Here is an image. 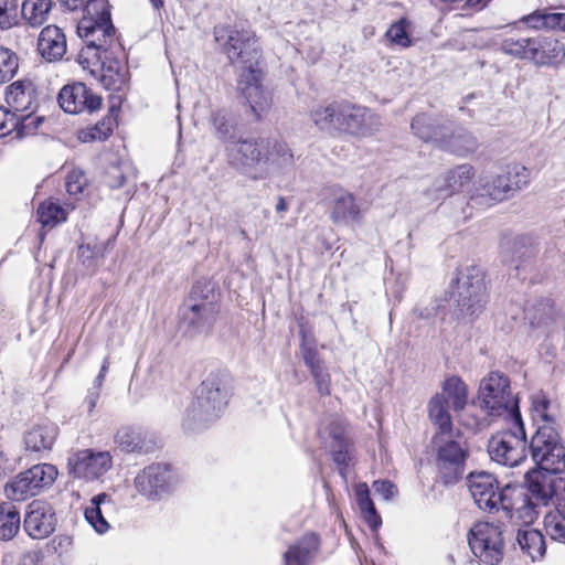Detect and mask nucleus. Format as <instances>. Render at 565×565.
<instances>
[{
    "label": "nucleus",
    "mask_w": 565,
    "mask_h": 565,
    "mask_svg": "<svg viewBox=\"0 0 565 565\" xmlns=\"http://www.w3.org/2000/svg\"><path fill=\"white\" fill-rule=\"evenodd\" d=\"M85 14L77 24V33L86 43L85 54L99 56L115 53L119 47L116 30L111 23L110 12L105 0H93L84 9Z\"/></svg>",
    "instance_id": "f257e3e1"
},
{
    "label": "nucleus",
    "mask_w": 565,
    "mask_h": 565,
    "mask_svg": "<svg viewBox=\"0 0 565 565\" xmlns=\"http://www.w3.org/2000/svg\"><path fill=\"white\" fill-rule=\"evenodd\" d=\"M436 452L435 466L438 477L445 484L458 482L465 473L469 447L459 430L435 434L431 439Z\"/></svg>",
    "instance_id": "f03ea898"
},
{
    "label": "nucleus",
    "mask_w": 565,
    "mask_h": 565,
    "mask_svg": "<svg viewBox=\"0 0 565 565\" xmlns=\"http://www.w3.org/2000/svg\"><path fill=\"white\" fill-rule=\"evenodd\" d=\"M214 36L227 55L228 60L237 70L243 71L247 66H258L259 53L256 47L255 33L249 29L221 25L215 26Z\"/></svg>",
    "instance_id": "7ed1b4c3"
},
{
    "label": "nucleus",
    "mask_w": 565,
    "mask_h": 565,
    "mask_svg": "<svg viewBox=\"0 0 565 565\" xmlns=\"http://www.w3.org/2000/svg\"><path fill=\"white\" fill-rule=\"evenodd\" d=\"M478 398L481 408L491 416L513 418L514 414H520L510 380L502 372L492 371L481 380Z\"/></svg>",
    "instance_id": "20e7f679"
},
{
    "label": "nucleus",
    "mask_w": 565,
    "mask_h": 565,
    "mask_svg": "<svg viewBox=\"0 0 565 565\" xmlns=\"http://www.w3.org/2000/svg\"><path fill=\"white\" fill-rule=\"evenodd\" d=\"M226 403V393L221 388L217 376L206 377L198 387L195 398L186 408V425L192 428L195 425L207 424L218 417Z\"/></svg>",
    "instance_id": "39448f33"
},
{
    "label": "nucleus",
    "mask_w": 565,
    "mask_h": 565,
    "mask_svg": "<svg viewBox=\"0 0 565 565\" xmlns=\"http://www.w3.org/2000/svg\"><path fill=\"white\" fill-rule=\"evenodd\" d=\"M455 292L458 308L463 316L479 315L488 301L483 270L477 265L460 268Z\"/></svg>",
    "instance_id": "423d86ee"
},
{
    "label": "nucleus",
    "mask_w": 565,
    "mask_h": 565,
    "mask_svg": "<svg viewBox=\"0 0 565 565\" xmlns=\"http://www.w3.org/2000/svg\"><path fill=\"white\" fill-rule=\"evenodd\" d=\"M513 429H508L492 436L488 443V454L491 460L509 467H515L525 459V431L521 414L509 418Z\"/></svg>",
    "instance_id": "0eeeda50"
},
{
    "label": "nucleus",
    "mask_w": 565,
    "mask_h": 565,
    "mask_svg": "<svg viewBox=\"0 0 565 565\" xmlns=\"http://www.w3.org/2000/svg\"><path fill=\"white\" fill-rule=\"evenodd\" d=\"M530 449L537 469L555 475L565 471V446L554 427L540 425Z\"/></svg>",
    "instance_id": "6e6552de"
},
{
    "label": "nucleus",
    "mask_w": 565,
    "mask_h": 565,
    "mask_svg": "<svg viewBox=\"0 0 565 565\" xmlns=\"http://www.w3.org/2000/svg\"><path fill=\"white\" fill-rule=\"evenodd\" d=\"M57 475L53 465H35L10 479L4 487V494L9 500L24 501L52 486Z\"/></svg>",
    "instance_id": "1a4fd4ad"
},
{
    "label": "nucleus",
    "mask_w": 565,
    "mask_h": 565,
    "mask_svg": "<svg viewBox=\"0 0 565 565\" xmlns=\"http://www.w3.org/2000/svg\"><path fill=\"white\" fill-rule=\"evenodd\" d=\"M468 542L472 553L486 564L495 565L503 557L504 539L501 524L476 523L470 530Z\"/></svg>",
    "instance_id": "9d476101"
},
{
    "label": "nucleus",
    "mask_w": 565,
    "mask_h": 565,
    "mask_svg": "<svg viewBox=\"0 0 565 565\" xmlns=\"http://www.w3.org/2000/svg\"><path fill=\"white\" fill-rule=\"evenodd\" d=\"M468 482L476 504L483 511H498L512 493L510 484L500 489L497 479L488 472L471 473Z\"/></svg>",
    "instance_id": "9b49d317"
},
{
    "label": "nucleus",
    "mask_w": 565,
    "mask_h": 565,
    "mask_svg": "<svg viewBox=\"0 0 565 565\" xmlns=\"http://www.w3.org/2000/svg\"><path fill=\"white\" fill-rule=\"evenodd\" d=\"M263 73L257 66L250 65L239 71L237 75V89L249 104L250 111L256 119H260L273 105L271 94L263 86Z\"/></svg>",
    "instance_id": "f8f14e48"
},
{
    "label": "nucleus",
    "mask_w": 565,
    "mask_h": 565,
    "mask_svg": "<svg viewBox=\"0 0 565 565\" xmlns=\"http://www.w3.org/2000/svg\"><path fill=\"white\" fill-rule=\"evenodd\" d=\"M111 466L113 457L109 451L82 449L72 452L67 458L70 476L87 481L99 479Z\"/></svg>",
    "instance_id": "ddd939ff"
},
{
    "label": "nucleus",
    "mask_w": 565,
    "mask_h": 565,
    "mask_svg": "<svg viewBox=\"0 0 565 565\" xmlns=\"http://www.w3.org/2000/svg\"><path fill=\"white\" fill-rule=\"evenodd\" d=\"M271 139L269 138H248L233 143L230 148L231 162L248 173L256 167H263L269 162V150Z\"/></svg>",
    "instance_id": "4468645a"
},
{
    "label": "nucleus",
    "mask_w": 565,
    "mask_h": 565,
    "mask_svg": "<svg viewBox=\"0 0 565 565\" xmlns=\"http://www.w3.org/2000/svg\"><path fill=\"white\" fill-rule=\"evenodd\" d=\"M526 494L542 507H547L550 502L561 495L565 480L557 475L533 469L525 475Z\"/></svg>",
    "instance_id": "2eb2a0df"
},
{
    "label": "nucleus",
    "mask_w": 565,
    "mask_h": 565,
    "mask_svg": "<svg viewBox=\"0 0 565 565\" xmlns=\"http://www.w3.org/2000/svg\"><path fill=\"white\" fill-rule=\"evenodd\" d=\"M56 515L52 505L34 500L26 507L23 526L29 536L35 540L47 537L55 531Z\"/></svg>",
    "instance_id": "dca6fc26"
},
{
    "label": "nucleus",
    "mask_w": 565,
    "mask_h": 565,
    "mask_svg": "<svg viewBox=\"0 0 565 565\" xmlns=\"http://www.w3.org/2000/svg\"><path fill=\"white\" fill-rule=\"evenodd\" d=\"M102 103V97L83 83L65 85L58 94V104L68 114L93 113L100 108Z\"/></svg>",
    "instance_id": "f3484780"
},
{
    "label": "nucleus",
    "mask_w": 565,
    "mask_h": 565,
    "mask_svg": "<svg viewBox=\"0 0 565 565\" xmlns=\"http://www.w3.org/2000/svg\"><path fill=\"white\" fill-rule=\"evenodd\" d=\"M171 472L168 466L153 463L135 478L136 489L148 499L156 500L170 491Z\"/></svg>",
    "instance_id": "a211bd4d"
},
{
    "label": "nucleus",
    "mask_w": 565,
    "mask_h": 565,
    "mask_svg": "<svg viewBox=\"0 0 565 565\" xmlns=\"http://www.w3.org/2000/svg\"><path fill=\"white\" fill-rule=\"evenodd\" d=\"M381 126L380 117L372 110L356 105H344L341 132L369 136L379 131Z\"/></svg>",
    "instance_id": "6ab92c4d"
},
{
    "label": "nucleus",
    "mask_w": 565,
    "mask_h": 565,
    "mask_svg": "<svg viewBox=\"0 0 565 565\" xmlns=\"http://www.w3.org/2000/svg\"><path fill=\"white\" fill-rule=\"evenodd\" d=\"M328 430L332 439L330 445L332 458L339 466L340 473L344 477L353 451L349 425L345 419L337 417L329 424Z\"/></svg>",
    "instance_id": "aec40b11"
},
{
    "label": "nucleus",
    "mask_w": 565,
    "mask_h": 565,
    "mask_svg": "<svg viewBox=\"0 0 565 565\" xmlns=\"http://www.w3.org/2000/svg\"><path fill=\"white\" fill-rule=\"evenodd\" d=\"M511 492L510 499L501 509L515 522L526 526L533 524L539 518L543 507L532 498H529V494L519 488L511 487Z\"/></svg>",
    "instance_id": "412c9836"
},
{
    "label": "nucleus",
    "mask_w": 565,
    "mask_h": 565,
    "mask_svg": "<svg viewBox=\"0 0 565 565\" xmlns=\"http://www.w3.org/2000/svg\"><path fill=\"white\" fill-rule=\"evenodd\" d=\"M450 121L433 117L427 114H419L412 120L411 128L414 135L425 142H434L438 148L450 131Z\"/></svg>",
    "instance_id": "4be33fe9"
},
{
    "label": "nucleus",
    "mask_w": 565,
    "mask_h": 565,
    "mask_svg": "<svg viewBox=\"0 0 565 565\" xmlns=\"http://www.w3.org/2000/svg\"><path fill=\"white\" fill-rule=\"evenodd\" d=\"M38 51L49 62L63 58L66 53V38L62 29L56 25H47L40 32Z\"/></svg>",
    "instance_id": "5701e85b"
},
{
    "label": "nucleus",
    "mask_w": 565,
    "mask_h": 565,
    "mask_svg": "<svg viewBox=\"0 0 565 565\" xmlns=\"http://www.w3.org/2000/svg\"><path fill=\"white\" fill-rule=\"evenodd\" d=\"M58 436V427L51 422L33 425L24 434L25 449L32 452L50 451Z\"/></svg>",
    "instance_id": "b1692460"
},
{
    "label": "nucleus",
    "mask_w": 565,
    "mask_h": 565,
    "mask_svg": "<svg viewBox=\"0 0 565 565\" xmlns=\"http://www.w3.org/2000/svg\"><path fill=\"white\" fill-rule=\"evenodd\" d=\"M331 220L334 223H360L362 211L352 193L338 190L334 192L331 207Z\"/></svg>",
    "instance_id": "393cba45"
},
{
    "label": "nucleus",
    "mask_w": 565,
    "mask_h": 565,
    "mask_svg": "<svg viewBox=\"0 0 565 565\" xmlns=\"http://www.w3.org/2000/svg\"><path fill=\"white\" fill-rule=\"evenodd\" d=\"M565 58L564 44L555 38H535L531 61L537 65H557Z\"/></svg>",
    "instance_id": "a878e982"
},
{
    "label": "nucleus",
    "mask_w": 565,
    "mask_h": 565,
    "mask_svg": "<svg viewBox=\"0 0 565 565\" xmlns=\"http://www.w3.org/2000/svg\"><path fill=\"white\" fill-rule=\"evenodd\" d=\"M344 103H332L327 106H317L310 113L313 124L323 131H341Z\"/></svg>",
    "instance_id": "bb28decb"
},
{
    "label": "nucleus",
    "mask_w": 565,
    "mask_h": 565,
    "mask_svg": "<svg viewBox=\"0 0 565 565\" xmlns=\"http://www.w3.org/2000/svg\"><path fill=\"white\" fill-rule=\"evenodd\" d=\"M478 148V139L470 131L463 128L454 129L451 124L450 131L447 132L440 149L455 153L459 157H466L476 152Z\"/></svg>",
    "instance_id": "cd10ccee"
},
{
    "label": "nucleus",
    "mask_w": 565,
    "mask_h": 565,
    "mask_svg": "<svg viewBox=\"0 0 565 565\" xmlns=\"http://www.w3.org/2000/svg\"><path fill=\"white\" fill-rule=\"evenodd\" d=\"M218 294L215 284L207 279L198 280L192 287L190 297L186 302H196L205 315L216 317L218 313Z\"/></svg>",
    "instance_id": "c85d7f7f"
},
{
    "label": "nucleus",
    "mask_w": 565,
    "mask_h": 565,
    "mask_svg": "<svg viewBox=\"0 0 565 565\" xmlns=\"http://www.w3.org/2000/svg\"><path fill=\"white\" fill-rule=\"evenodd\" d=\"M319 547V539L316 534L305 535L297 544L291 545L284 554L285 565H308Z\"/></svg>",
    "instance_id": "c756f323"
},
{
    "label": "nucleus",
    "mask_w": 565,
    "mask_h": 565,
    "mask_svg": "<svg viewBox=\"0 0 565 565\" xmlns=\"http://www.w3.org/2000/svg\"><path fill=\"white\" fill-rule=\"evenodd\" d=\"M6 100L11 111L18 114L30 113L35 108V90L31 84L24 85L17 82L9 86Z\"/></svg>",
    "instance_id": "7c9ffc66"
},
{
    "label": "nucleus",
    "mask_w": 565,
    "mask_h": 565,
    "mask_svg": "<svg viewBox=\"0 0 565 565\" xmlns=\"http://www.w3.org/2000/svg\"><path fill=\"white\" fill-rule=\"evenodd\" d=\"M516 542L521 551L529 555L532 561L541 559L545 555V539L536 529H519L516 533Z\"/></svg>",
    "instance_id": "2f4dec72"
},
{
    "label": "nucleus",
    "mask_w": 565,
    "mask_h": 565,
    "mask_svg": "<svg viewBox=\"0 0 565 565\" xmlns=\"http://www.w3.org/2000/svg\"><path fill=\"white\" fill-rule=\"evenodd\" d=\"M475 175V169L468 163L459 164L449 170L443 178V184L437 185V191L445 196L459 192Z\"/></svg>",
    "instance_id": "473e14b6"
},
{
    "label": "nucleus",
    "mask_w": 565,
    "mask_h": 565,
    "mask_svg": "<svg viewBox=\"0 0 565 565\" xmlns=\"http://www.w3.org/2000/svg\"><path fill=\"white\" fill-rule=\"evenodd\" d=\"M448 406V401L444 394H435L428 403L429 419L437 427V431L435 434H448L456 431L452 427Z\"/></svg>",
    "instance_id": "72a5a7b5"
},
{
    "label": "nucleus",
    "mask_w": 565,
    "mask_h": 565,
    "mask_svg": "<svg viewBox=\"0 0 565 565\" xmlns=\"http://www.w3.org/2000/svg\"><path fill=\"white\" fill-rule=\"evenodd\" d=\"M201 308L196 302H185L181 309L182 323L193 332L206 331L216 318L205 315Z\"/></svg>",
    "instance_id": "f704fd0d"
},
{
    "label": "nucleus",
    "mask_w": 565,
    "mask_h": 565,
    "mask_svg": "<svg viewBox=\"0 0 565 565\" xmlns=\"http://www.w3.org/2000/svg\"><path fill=\"white\" fill-rule=\"evenodd\" d=\"M448 404L455 412H460L467 404L468 390L465 382L458 376H450L443 383V392Z\"/></svg>",
    "instance_id": "c9c22d12"
},
{
    "label": "nucleus",
    "mask_w": 565,
    "mask_h": 565,
    "mask_svg": "<svg viewBox=\"0 0 565 565\" xmlns=\"http://www.w3.org/2000/svg\"><path fill=\"white\" fill-rule=\"evenodd\" d=\"M52 9V0H23L21 14L31 26L42 25Z\"/></svg>",
    "instance_id": "e433bc0d"
},
{
    "label": "nucleus",
    "mask_w": 565,
    "mask_h": 565,
    "mask_svg": "<svg viewBox=\"0 0 565 565\" xmlns=\"http://www.w3.org/2000/svg\"><path fill=\"white\" fill-rule=\"evenodd\" d=\"M358 505L369 526L375 531L382 524V519L376 512L375 505L370 497V489L366 483H359L355 488Z\"/></svg>",
    "instance_id": "4c0bfd02"
},
{
    "label": "nucleus",
    "mask_w": 565,
    "mask_h": 565,
    "mask_svg": "<svg viewBox=\"0 0 565 565\" xmlns=\"http://www.w3.org/2000/svg\"><path fill=\"white\" fill-rule=\"evenodd\" d=\"M503 255L511 256L512 259H525L534 255L535 248L533 241L527 236L507 237L500 244Z\"/></svg>",
    "instance_id": "58836bf2"
},
{
    "label": "nucleus",
    "mask_w": 565,
    "mask_h": 565,
    "mask_svg": "<svg viewBox=\"0 0 565 565\" xmlns=\"http://www.w3.org/2000/svg\"><path fill=\"white\" fill-rule=\"evenodd\" d=\"M113 54L114 53H108L107 57H105V54H100V57L95 56L100 64V81L108 88H117L124 81V75L120 72V63L118 60L111 57Z\"/></svg>",
    "instance_id": "ea45409f"
},
{
    "label": "nucleus",
    "mask_w": 565,
    "mask_h": 565,
    "mask_svg": "<svg viewBox=\"0 0 565 565\" xmlns=\"http://www.w3.org/2000/svg\"><path fill=\"white\" fill-rule=\"evenodd\" d=\"M106 502H111L110 497L106 493H99L92 498L90 505L85 509L86 521L100 534L109 529V524L102 512V504Z\"/></svg>",
    "instance_id": "a19ab883"
},
{
    "label": "nucleus",
    "mask_w": 565,
    "mask_h": 565,
    "mask_svg": "<svg viewBox=\"0 0 565 565\" xmlns=\"http://www.w3.org/2000/svg\"><path fill=\"white\" fill-rule=\"evenodd\" d=\"M20 525V513L17 508L10 504L0 505V540H12L18 534Z\"/></svg>",
    "instance_id": "79ce46f5"
},
{
    "label": "nucleus",
    "mask_w": 565,
    "mask_h": 565,
    "mask_svg": "<svg viewBox=\"0 0 565 565\" xmlns=\"http://www.w3.org/2000/svg\"><path fill=\"white\" fill-rule=\"evenodd\" d=\"M532 412L535 419L542 420V425L552 426L556 423L557 412L550 399L542 393L532 396Z\"/></svg>",
    "instance_id": "37998d69"
},
{
    "label": "nucleus",
    "mask_w": 565,
    "mask_h": 565,
    "mask_svg": "<svg viewBox=\"0 0 565 565\" xmlns=\"http://www.w3.org/2000/svg\"><path fill=\"white\" fill-rule=\"evenodd\" d=\"M481 195L488 196L493 201H502L511 195V191L505 180L504 172L492 177L491 180L480 179Z\"/></svg>",
    "instance_id": "c03bdc74"
},
{
    "label": "nucleus",
    "mask_w": 565,
    "mask_h": 565,
    "mask_svg": "<svg viewBox=\"0 0 565 565\" xmlns=\"http://www.w3.org/2000/svg\"><path fill=\"white\" fill-rule=\"evenodd\" d=\"M115 443L122 451L135 452L142 448L143 437L138 429L125 426L117 430Z\"/></svg>",
    "instance_id": "a18cd8bd"
},
{
    "label": "nucleus",
    "mask_w": 565,
    "mask_h": 565,
    "mask_svg": "<svg viewBox=\"0 0 565 565\" xmlns=\"http://www.w3.org/2000/svg\"><path fill=\"white\" fill-rule=\"evenodd\" d=\"M39 221L44 226H55L64 222L67 217V212L61 205L53 201L43 202L38 209Z\"/></svg>",
    "instance_id": "49530a36"
},
{
    "label": "nucleus",
    "mask_w": 565,
    "mask_h": 565,
    "mask_svg": "<svg viewBox=\"0 0 565 565\" xmlns=\"http://www.w3.org/2000/svg\"><path fill=\"white\" fill-rule=\"evenodd\" d=\"M505 180L511 191V194L518 192L530 183V171L522 164H509L504 171Z\"/></svg>",
    "instance_id": "de8ad7c7"
},
{
    "label": "nucleus",
    "mask_w": 565,
    "mask_h": 565,
    "mask_svg": "<svg viewBox=\"0 0 565 565\" xmlns=\"http://www.w3.org/2000/svg\"><path fill=\"white\" fill-rule=\"evenodd\" d=\"M534 43V39L526 38H507L501 43V50L508 55L518 57V58H527L531 60L532 54V44Z\"/></svg>",
    "instance_id": "09e8293b"
},
{
    "label": "nucleus",
    "mask_w": 565,
    "mask_h": 565,
    "mask_svg": "<svg viewBox=\"0 0 565 565\" xmlns=\"http://www.w3.org/2000/svg\"><path fill=\"white\" fill-rule=\"evenodd\" d=\"M544 527L547 535L556 542L565 544V518L557 511L544 516Z\"/></svg>",
    "instance_id": "8fccbe9b"
},
{
    "label": "nucleus",
    "mask_w": 565,
    "mask_h": 565,
    "mask_svg": "<svg viewBox=\"0 0 565 565\" xmlns=\"http://www.w3.org/2000/svg\"><path fill=\"white\" fill-rule=\"evenodd\" d=\"M18 118L19 127H17L15 139L34 136L44 120L42 116L35 115L34 110L25 114H18Z\"/></svg>",
    "instance_id": "3c124183"
},
{
    "label": "nucleus",
    "mask_w": 565,
    "mask_h": 565,
    "mask_svg": "<svg viewBox=\"0 0 565 565\" xmlns=\"http://www.w3.org/2000/svg\"><path fill=\"white\" fill-rule=\"evenodd\" d=\"M408 28L409 22L407 19L402 18L390 26L385 35L392 44L401 47H409L412 45V40L408 34Z\"/></svg>",
    "instance_id": "603ef678"
},
{
    "label": "nucleus",
    "mask_w": 565,
    "mask_h": 565,
    "mask_svg": "<svg viewBox=\"0 0 565 565\" xmlns=\"http://www.w3.org/2000/svg\"><path fill=\"white\" fill-rule=\"evenodd\" d=\"M18 66L17 54L8 47L0 46V84L12 79Z\"/></svg>",
    "instance_id": "864d4df0"
},
{
    "label": "nucleus",
    "mask_w": 565,
    "mask_h": 565,
    "mask_svg": "<svg viewBox=\"0 0 565 565\" xmlns=\"http://www.w3.org/2000/svg\"><path fill=\"white\" fill-rule=\"evenodd\" d=\"M269 162L277 167H289L294 163V154L286 142L271 140Z\"/></svg>",
    "instance_id": "5fc2aeb1"
},
{
    "label": "nucleus",
    "mask_w": 565,
    "mask_h": 565,
    "mask_svg": "<svg viewBox=\"0 0 565 565\" xmlns=\"http://www.w3.org/2000/svg\"><path fill=\"white\" fill-rule=\"evenodd\" d=\"M211 122L216 135L222 140H230L234 137V126L228 120V114L225 110H216L211 116Z\"/></svg>",
    "instance_id": "6e6d98bb"
},
{
    "label": "nucleus",
    "mask_w": 565,
    "mask_h": 565,
    "mask_svg": "<svg viewBox=\"0 0 565 565\" xmlns=\"http://www.w3.org/2000/svg\"><path fill=\"white\" fill-rule=\"evenodd\" d=\"M17 0H0V30H9L17 24Z\"/></svg>",
    "instance_id": "4d7b16f0"
},
{
    "label": "nucleus",
    "mask_w": 565,
    "mask_h": 565,
    "mask_svg": "<svg viewBox=\"0 0 565 565\" xmlns=\"http://www.w3.org/2000/svg\"><path fill=\"white\" fill-rule=\"evenodd\" d=\"M18 125V113L0 107V138L11 136L12 139H15L17 127H19Z\"/></svg>",
    "instance_id": "13d9d810"
},
{
    "label": "nucleus",
    "mask_w": 565,
    "mask_h": 565,
    "mask_svg": "<svg viewBox=\"0 0 565 565\" xmlns=\"http://www.w3.org/2000/svg\"><path fill=\"white\" fill-rule=\"evenodd\" d=\"M552 12L547 10H536L533 13L523 18V21L532 29H548L551 30Z\"/></svg>",
    "instance_id": "bf43d9fd"
},
{
    "label": "nucleus",
    "mask_w": 565,
    "mask_h": 565,
    "mask_svg": "<svg viewBox=\"0 0 565 565\" xmlns=\"http://www.w3.org/2000/svg\"><path fill=\"white\" fill-rule=\"evenodd\" d=\"M87 184V178L83 171L73 170L67 174L66 178V191L71 195H77L82 193L83 189Z\"/></svg>",
    "instance_id": "052dcab7"
},
{
    "label": "nucleus",
    "mask_w": 565,
    "mask_h": 565,
    "mask_svg": "<svg viewBox=\"0 0 565 565\" xmlns=\"http://www.w3.org/2000/svg\"><path fill=\"white\" fill-rule=\"evenodd\" d=\"M113 131V120L110 118L104 119L96 124L89 132L83 137L84 141L87 140H105Z\"/></svg>",
    "instance_id": "680f3d73"
},
{
    "label": "nucleus",
    "mask_w": 565,
    "mask_h": 565,
    "mask_svg": "<svg viewBox=\"0 0 565 565\" xmlns=\"http://www.w3.org/2000/svg\"><path fill=\"white\" fill-rule=\"evenodd\" d=\"M375 493L382 495L385 500H391L397 494V488L388 480H376L372 484Z\"/></svg>",
    "instance_id": "e2e57ef3"
},
{
    "label": "nucleus",
    "mask_w": 565,
    "mask_h": 565,
    "mask_svg": "<svg viewBox=\"0 0 565 565\" xmlns=\"http://www.w3.org/2000/svg\"><path fill=\"white\" fill-rule=\"evenodd\" d=\"M315 377L318 391L322 395H328L330 393V376L327 372H324L323 367L318 369L317 371L311 373Z\"/></svg>",
    "instance_id": "0e129e2a"
},
{
    "label": "nucleus",
    "mask_w": 565,
    "mask_h": 565,
    "mask_svg": "<svg viewBox=\"0 0 565 565\" xmlns=\"http://www.w3.org/2000/svg\"><path fill=\"white\" fill-rule=\"evenodd\" d=\"M125 175L119 167H111L107 172V184L113 189H118L125 183Z\"/></svg>",
    "instance_id": "69168bd1"
},
{
    "label": "nucleus",
    "mask_w": 565,
    "mask_h": 565,
    "mask_svg": "<svg viewBox=\"0 0 565 565\" xmlns=\"http://www.w3.org/2000/svg\"><path fill=\"white\" fill-rule=\"evenodd\" d=\"M103 385H98L94 383L93 386L88 390L87 396L85 398V404L87 406V412L90 414L97 405V401L100 396Z\"/></svg>",
    "instance_id": "338daca9"
},
{
    "label": "nucleus",
    "mask_w": 565,
    "mask_h": 565,
    "mask_svg": "<svg viewBox=\"0 0 565 565\" xmlns=\"http://www.w3.org/2000/svg\"><path fill=\"white\" fill-rule=\"evenodd\" d=\"M95 256L96 253L93 248H90L89 245L79 246V258L82 259L83 264H85L88 268L95 266Z\"/></svg>",
    "instance_id": "774afa93"
}]
</instances>
